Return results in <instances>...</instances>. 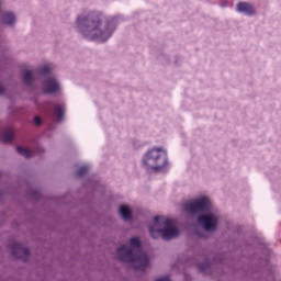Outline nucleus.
I'll list each match as a JSON object with an SVG mask.
<instances>
[{"mask_svg":"<svg viewBox=\"0 0 281 281\" xmlns=\"http://www.w3.org/2000/svg\"><path fill=\"white\" fill-rule=\"evenodd\" d=\"M210 210V199L202 196L193 202H188L184 204V211L189 214H196L199 212H205Z\"/></svg>","mask_w":281,"mask_h":281,"instance_id":"39448f33","label":"nucleus"},{"mask_svg":"<svg viewBox=\"0 0 281 281\" xmlns=\"http://www.w3.org/2000/svg\"><path fill=\"white\" fill-rule=\"evenodd\" d=\"M149 234L151 238H161L164 240H172V238H177L180 232L177 226H175V221L164 216H156L154 218V225L149 226Z\"/></svg>","mask_w":281,"mask_h":281,"instance_id":"7ed1b4c3","label":"nucleus"},{"mask_svg":"<svg viewBox=\"0 0 281 281\" xmlns=\"http://www.w3.org/2000/svg\"><path fill=\"white\" fill-rule=\"evenodd\" d=\"M54 113L58 122L63 121V117H65V105L63 103L55 104Z\"/></svg>","mask_w":281,"mask_h":281,"instance_id":"9b49d317","label":"nucleus"},{"mask_svg":"<svg viewBox=\"0 0 281 281\" xmlns=\"http://www.w3.org/2000/svg\"><path fill=\"white\" fill-rule=\"evenodd\" d=\"M59 89L60 83H58L55 78L49 77L44 81V93H56Z\"/></svg>","mask_w":281,"mask_h":281,"instance_id":"6e6552de","label":"nucleus"},{"mask_svg":"<svg viewBox=\"0 0 281 281\" xmlns=\"http://www.w3.org/2000/svg\"><path fill=\"white\" fill-rule=\"evenodd\" d=\"M22 80H23L24 85H30L32 82V71L25 70L22 74Z\"/></svg>","mask_w":281,"mask_h":281,"instance_id":"2eb2a0df","label":"nucleus"},{"mask_svg":"<svg viewBox=\"0 0 281 281\" xmlns=\"http://www.w3.org/2000/svg\"><path fill=\"white\" fill-rule=\"evenodd\" d=\"M16 21V16H14V13L7 12L3 15V22L7 23V25H14V22Z\"/></svg>","mask_w":281,"mask_h":281,"instance_id":"ddd939ff","label":"nucleus"},{"mask_svg":"<svg viewBox=\"0 0 281 281\" xmlns=\"http://www.w3.org/2000/svg\"><path fill=\"white\" fill-rule=\"evenodd\" d=\"M49 71H52V67H49V66H43V67L41 68V72H42V74L47 75V74H49Z\"/></svg>","mask_w":281,"mask_h":281,"instance_id":"a211bd4d","label":"nucleus"},{"mask_svg":"<svg viewBox=\"0 0 281 281\" xmlns=\"http://www.w3.org/2000/svg\"><path fill=\"white\" fill-rule=\"evenodd\" d=\"M143 164L147 170H161L168 165V156L162 148H154L145 155Z\"/></svg>","mask_w":281,"mask_h":281,"instance_id":"20e7f679","label":"nucleus"},{"mask_svg":"<svg viewBox=\"0 0 281 281\" xmlns=\"http://www.w3.org/2000/svg\"><path fill=\"white\" fill-rule=\"evenodd\" d=\"M119 212L122 218L125 221H128V218L132 216L131 209L127 205H121Z\"/></svg>","mask_w":281,"mask_h":281,"instance_id":"f8f14e48","label":"nucleus"},{"mask_svg":"<svg viewBox=\"0 0 281 281\" xmlns=\"http://www.w3.org/2000/svg\"><path fill=\"white\" fill-rule=\"evenodd\" d=\"M11 251L14 258L16 259L20 258L21 260H24V261L27 260V256H30V249L24 247L22 244H12Z\"/></svg>","mask_w":281,"mask_h":281,"instance_id":"0eeeda50","label":"nucleus"},{"mask_svg":"<svg viewBox=\"0 0 281 281\" xmlns=\"http://www.w3.org/2000/svg\"><path fill=\"white\" fill-rule=\"evenodd\" d=\"M16 150H18L19 155H22V157H25L26 159H30V157L33 156L32 151H30L27 148L18 146Z\"/></svg>","mask_w":281,"mask_h":281,"instance_id":"4468645a","label":"nucleus"},{"mask_svg":"<svg viewBox=\"0 0 281 281\" xmlns=\"http://www.w3.org/2000/svg\"><path fill=\"white\" fill-rule=\"evenodd\" d=\"M3 93V87L0 86V95Z\"/></svg>","mask_w":281,"mask_h":281,"instance_id":"412c9836","label":"nucleus"},{"mask_svg":"<svg viewBox=\"0 0 281 281\" xmlns=\"http://www.w3.org/2000/svg\"><path fill=\"white\" fill-rule=\"evenodd\" d=\"M156 281H170V278L168 277H162L160 279H157Z\"/></svg>","mask_w":281,"mask_h":281,"instance_id":"aec40b11","label":"nucleus"},{"mask_svg":"<svg viewBox=\"0 0 281 281\" xmlns=\"http://www.w3.org/2000/svg\"><path fill=\"white\" fill-rule=\"evenodd\" d=\"M14 139V128L10 127L9 130L2 132L1 140L3 144H10Z\"/></svg>","mask_w":281,"mask_h":281,"instance_id":"9d476101","label":"nucleus"},{"mask_svg":"<svg viewBox=\"0 0 281 281\" xmlns=\"http://www.w3.org/2000/svg\"><path fill=\"white\" fill-rule=\"evenodd\" d=\"M34 124H35V126H41V117L35 116L34 117Z\"/></svg>","mask_w":281,"mask_h":281,"instance_id":"6ab92c4d","label":"nucleus"},{"mask_svg":"<svg viewBox=\"0 0 281 281\" xmlns=\"http://www.w3.org/2000/svg\"><path fill=\"white\" fill-rule=\"evenodd\" d=\"M237 10L239 12H243L244 14H247V16H254V14H256V10L254 9V5L249 2L237 3Z\"/></svg>","mask_w":281,"mask_h":281,"instance_id":"1a4fd4ad","label":"nucleus"},{"mask_svg":"<svg viewBox=\"0 0 281 281\" xmlns=\"http://www.w3.org/2000/svg\"><path fill=\"white\" fill-rule=\"evenodd\" d=\"M89 172V167L87 166H83V167H80L78 170H77V177H85V175Z\"/></svg>","mask_w":281,"mask_h":281,"instance_id":"dca6fc26","label":"nucleus"},{"mask_svg":"<svg viewBox=\"0 0 281 281\" xmlns=\"http://www.w3.org/2000/svg\"><path fill=\"white\" fill-rule=\"evenodd\" d=\"M77 27L88 41H98V43H105L113 34L111 24L109 22H102V13L98 11H91L78 16Z\"/></svg>","mask_w":281,"mask_h":281,"instance_id":"f257e3e1","label":"nucleus"},{"mask_svg":"<svg viewBox=\"0 0 281 281\" xmlns=\"http://www.w3.org/2000/svg\"><path fill=\"white\" fill-rule=\"evenodd\" d=\"M198 223H200L206 232H214L218 225V218L215 217L214 214L200 215Z\"/></svg>","mask_w":281,"mask_h":281,"instance_id":"423d86ee","label":"nucleus"},{"mask_svg":"<svg viewBox=\"0 0 281 281\" xmlns=\"http://www.w3.org/2000/svg\"><path fill=\"white\" fill-rule=\"evenodd\" d=\"M116 256L121 262H134L135 269L139 271L148 267V255L142 251V241L137 237L130 239V246L123 245L117 248Z\"/></svg>","mask_w":281,"mask_h":281,"instance_id":"f03ea898","label":"nucleus"},{"mask_svg":"<svg viewBox=\"0 0 281 281\" xmlns=\"http://www.w3.org/2000/svg\"><path fill=\"white\" fill-rule=\"evenodd\" d=\"M200 271L203 273L210 269V262L205 261L202 265L199 266Z\"/></svg>","mask_w":281,"mask_h":281,"instance_id":"f3484780","label":"nucleus"}]
</instances>
